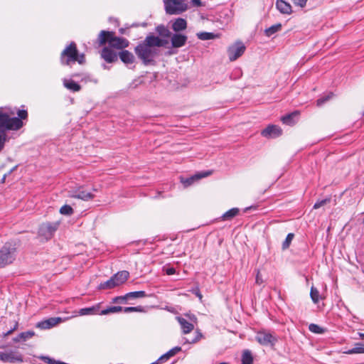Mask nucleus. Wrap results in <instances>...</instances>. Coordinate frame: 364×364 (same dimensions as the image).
Instances as JSON below:
<instances>
[{"mask_svg": "<svg viewBox=\"0 0 364 364\" xmlns=\"http://www.w3.org/2000/svg\"><path fill=\"white\" fill-rule=\"evenodd\" d=\"M14 112H6L0 107V152L4 149L7 141L6 132L9 130L17 131L23 126V119L28 117V112L25 109H19L17 112L18 117H11Z\"/></svg>", "mask_w": 364, "mask_h": 364, "instance_id": "1", "label": "nucleus"}, {"mask_svg": "<svg viewBox=\"0 0 364 364\" xmlns=\"http://www.w3.org/2000/svg\"><path fill=\"white\" fill-rule=\"evenodd\" d=\"M166 43L157 36L149 35L135 47L134 52L144 65H149L159 54L158 48L164 46Z\"/></svg>", "mask_w": 364, "mask_h": 364, "instance_id": "2", "label": "nucleus"}, {"mask_svg": "<svg viewBox=\"0 0 364 364\" xmlns=\"http://www.w3.org/2000/svg\"><path fill=\"white\" fill-rule=\"evenodd\" d=\"M77 62L80 65L85 63V54L78 53L77 45L75 42H71L62 51L60 55V63L63 65H70L72 63Z\"/></svg>", "mask_w": 364, "mask_h": 364, "instance_id": "3", "label": "nucleus"}, {"mask_svg": "<svg viewBox=\"0 0 364 364\" xmlns=\"http://www.w3.org/2000/svg\"><path fill=\"white\" fill-rule=\"evenodd\" d=\"M99 44L102 46L107 42L111 48L118 50H124L129 45L127 39L121 37L114 36L112 31H102L98 36Z\"/></svg>", "mask_w": 364, "mask_h": 364, "instance_id": "4", "label": "nucleus"}, {"mask_svg": "<svg viewBox=\"0 0 364 364\" xmlns=\"http://www.w3.org/2000/svg\"><path fill=\"white\" fill-rule=\"evenodd\" d=\"M129 277V272L126 270L118 272L112 275L109 279L106 282H101L98 287V290L112 289L119 287L127 282Z\"/></svg>", "mask_w": 364, "mask_h": 364, "instance_id": "5", "label": "nucleus"}, {"mask_svg": "<svg viewBox=\"0 0 364 364\" xmlns=\"http://www.w3.org/2000/svg\"><path fill=\"white\" fill-rule=\"evenodd\" d=\"M16 256V245L6 243L0 250V268H4L14 262Z\"/></svg>", "mask_w": 364, "mask_h": 364, "instance_id": "6", "label": "nucleus"}, {"mask_svg": "<svg viewBox=\"0 0 364 364\" xmlns=\"http://www.w3.org/2000/svg\"><path fill=\"white\" fill-rule=\"evenodd\" d=\"M166 13L169 15H178L188 9L186 0H164Z\"/></svg>", "mask_w": 364, "mask_h": 364, "instance_id": "7", "label": "nucleus"}, {"mask_svg": "<svg viewBox=\"0 0 364 364\" xmlns=\"http://www.w3.org/2000/svg\"><path fill=\"white\" fill-rule=\"evenodd\" d=\"M245 46L242 42L238 41L228 48V54L230 61H235L245 51Z\"/></svg>", "mask_w": 364, "mask_h": 364, "instance_id": "8", "label": "nucleus"}, {"mask_svg": "<svg viewBox=\"0 0 364 364\" xmlns=\"http://www.w3.org/2000/svg\"><path fill=\"white\" fill-rule=\"evenodd\" d=\"M58 224H43L41 225L38 230V236L45 240L51 239L58 228Z\"/></svg>", "mask_w": 364, "mask_h": 364, "instance_id": "9", "label": "nucleus"}, {"mask_svg": "<svg viewBox=\"0 0 364 364\" xmlns=\"http://www.w3.org/2000/svg\"><path fill=\"white\" fill-rule=\"evenodd\" d=\"M68 196L73 198L80 199L84 201H88L95 198V195L90 192L86 191L83 186H80L75 190L70 191L68 192Z\"/></svg>", "mask_w": 364, "mask_h": 364, "instance_id": "10", "label": "nucleus"}, {"mask_svg": "<svg viewBox=\"0 0 364 364\" xmlns=\"http://www.w3.org/2000/svg\"><path fill=\"white\" fill-rule=\"evenodd\" d=\"M0 360L4 363H22L23 359L21 353L14 350L0 352Z\"/></svg>", "mask_w": 364, "mask_h": 364, "instance_id": "11", "label": "nucleus"}, {"mask_svg": "<svg viewBox=\"0 0 364 364\" xmlns=\"http://www.w3.org/2000/svg\"><path fill=\"white\" fill-rule=\"evenodd\" d=\"M282 134V129L277 125L271 124L267 126L261 132L262 136L266 138H275Z\"/></svg>", "mask_w": 364, "mask_h": 364, "instance_id": "12", "label": "nucleus"}, {"mask_svg": "<svg viewBox=\"0 0 364 364\" xmlns=\"http://www.w3.org/2000/svg\"><path fill=\"white\" fill-rule=\"evenodd\" d=\"M171 46L174 48H178L186 45L188 37L186 35L181 33H173L171 35Z\"/></svg>", "mask_w": 364, "mask_h": 364, "instance_id": "13", "label": "nucleus"}, {"mask_svg": "<svg viewBox=\"0 0 364 364\" xmlns=\"http://www.w3.org/2000/svg\"><path fill=\"white\" fill-rule=\"evenodd\" d=\"M256 340L259 343L264 346L273 345L277 341L271 333L267 332H259L256 336Z\"/></svg>", "mask_w": 364, "mask_h": 364, "instance_id": "14", "label": "nucleus"}, {"mask_svg": "<svg viewBox=\"0 0 364 364\" xmlns=\"http://www.w3.org/2000/svg\"><path fill=\"white\" fill-rule=\"evenodd\" d=\"M210 174V171L202 172L200 173L195 174V175H193L191 177L186 178H181V182L183 183V186L185 188H186V187L191 186L195 181H198L199 179H200L202 178L206 177V176H209Z\"/></svg>", "mask_w": 364, "mask_h": 364, "instance_id": "15", "label": "nucleus"}, {"mask_svg": "<svg viewBox=\"0 0 364 364\" xmlns=\"http://www.w3.org/2000/svg\"><path fill=\"white\" fill-rule=\"evenodd\" d=\"M101 57L108 63L116 62L117 54L109 47H104L101 52Z\"/></svg>", "mask_w": 364, "mask_h": 364, "instance_id": "16", "label": "nucleus"}, {"mask_svg": "<svg viewBox=\"0 0 364 364\" xmlns=\"http://www.w3.org/2000/svg\"><path fill=\"white\" fill-rule=\"evenodd\" d=\"M60 321V318H49L48 319L37 323L36 327L43 330L50 329L56 326Z\"/></svg>", "mask_w": 364, "mask_h": 364, "instance_id": "17", "label": "nucleus"}, {"mask_svg": "<svg viewBox=\"0 0 364 364\" xmlns=\"http://www.w3.org/2000/svg\"><path fill=\"white\" fill-rule=\"evenodd\" d=\"M176 320L179 323L183 334H188L194 329V325L188 321L185 318L176 316Z\"/></svg>", "mask_w": 364, "mask_h": 364, "instance_id": "18", "label": "nucleus"}, {"mask_svg": "<svg viewBox=\"0 0 364 364\" xmlns=\"http://www.w3.org/2000/svg\"><path fill=\"white\" fill-rule=\"evenodd\" d=\"M118 56L127 66L133 64L135 61V58L133 53L127 50H122L119 53Z\"/></svg>", "mask_w": 364, "mask_h": 364, "instance_id": "19", "label": "nucleus"}, {"mask_svg": "<svg viewBox=\"0 0 364 364\" xmlns=\"http://www.w3.org/2000/svg\"><path fill=\"white\" fill-rule=\"evenodd\" d=\"M277 9L284 14H291L292 13L291 6L284 0H277Z\"/></svg>", "mask_w": 364, "mask_h": 364, "instance_id": "20", "label": "nucleus"}, {"mask_svg": "<svg viewBox=\"0 0 364 364\" xmlns=\"http://www.w3.org/2000/svg\"><path fill=\"white\" fill-rule=\"evenodd\" d=\"M100 304H97L95 306L87 307V308H82L80 309L79 311V315L80 316H85V315H95V314H99V310H100Z\"/></svg>", "mask_w": 364, "mask_h": 364, "instance_id": "21", "label": "nucleus"}, {"mask_svg": "<svg viewBox=\"0 0 364 364\" xmlns=\"http://www.w3.org/2000/svg\"><path fill=\"white\" fill-rule=\"evenodd\" d=\"M187 28V22L184 18H178L172 24V29L176 32H180L186 30Z\"/></svg>", "mask_w": 364, "mask_h": 364, "instance_id": "22", "label": "nucleus"}, {"mask_svg": "<svg viewBox=\"0 0 364 364\" xmlns=\"http://www.w3.org/2000/svg\"><path fill=\"white\" fill-rule=\"evenodd\" d=\"M299 114V112L298 111H295L282 117L281 120L282 123L284 124L293 126L294 124H296L295 117H297Z\"/></svg>", "mask_w": 364, "mask_h": 364, "instance_id": "23", "label": "nucleus"}, {"mask_svg": "<svg viewBox=\"0 0 364 364\" xmlns=\"http://www.w3.org/2000/svg\"><path fill=\"white\" fill-rule=\"evenodd\" d=\"M63 85L65 88L74 92H79L81 90V86L72 79L65 78L63 80Z\"/></svg>", "mask_w": 364, "mask_h": 364, "instance_id": "24", "label": "nucleus"}, {"mask_svg": "<svg viewBox=\"0 0 364 364\" xmlns=\"http://www.w3.org/2000/svg\"><path fill=\"white\" fill-rule=\"evenodd\" d=\"M239 209L237 208H233L226 211L222 216L221 218L223 220H230L234 217L238 215Z\"/></svg>", "mask_w": 364, "mask_h": 364, "instance_id": "25", "label": "nucleus"}, {"mask_svg": "<svg viewBox=\"0 0 364 364\" xmlns=\"http://www.w3.org/2000/svg\"><path fill=\"white\" fill-rule=\"evenodd\" d=\"M242 364H252L253 356L250 350H245L242 355Z\"/></svg>", "mask_w": 364, "mask_h": 364, "instance_id": "26", "label": "nucleus"}, {"mask_svg": "<svg viewBox=\"0 0 364 364\" xmlns=\"http://www.w3.org/2000/svg\"><path fill=\"white\" fill-rule=\"evenodd\" d=\"M123 307L119 306H109L100 312V315H107L109 314L119 313L122 311Z\"/></svg>", "mask_w": 364, "mask_h": 364, "instance_id": "27", "label": "nucleus"}, {"mask_svg": "<svg viewBox=\"0 0 364 364\" xmlns=\"http://www.w3.org/2000/svg\"><path fill=\"white\" fill-rule=\"evenodd\" d=\"M346 354L364 353V343H358L353 348L345 352Z\"/></svg>", "mask_w": 364, "mask_h": 364, "instance_id": "28", "label": "nucleus"}, {"mask_svg": "<svg viewBox=\"0 0 364 364\" xmlns=\"http://www.w3.org/2000/svg\"><path fill=\"white\" fill-rule=\"evenodd\" d=\"M146 296V294L144 291H132V292H129V293L126 294V297L127 299L144 298Z\"/></svg>", "mask_w": 364, "mask_h": 364, "instance_id": "29", "label": "nucleus"}, {"mask_svg": "<svg viewBox=\"0 0 364 364\" xmlns=\"http://www.w3.org/2000/svg\"><path fill=\"white\" fill-rule=\"evenodd\" d=\"M197 36L200 40L207 41L215 38L216 37H218V35H215V33L210 32H200L197 33Z\"/></svg>", "mask_w": 364, "mask_h": 364, "instance_id": "30", "label": "nucleus"}, {"mask_svg": "<svg viewBox=\"0 0 364 364\" xmlns=\"http://www.w3.org/2000/svg\"><path fill=\"white\" fill-rule=\"evenodd\" d=\"M156 31L161 36L164 38H169L171 35L170 31L164 25L158 26L156 27Z\"/></svg>", "mask_w": 364, "mask_h": 364, "instance_id": "31", "label": "nucleus"}, {"mask_svg": "<svg viewBox=\"0 0 364 364\" xmlns=\"http://www.w3.org/2000/svg\"><path fill=\"white\" fill-rule=\"evenodd\" d=\"M281 28H282L281 23H277V24L273 25V26H270L269 28L265 29L264 32L267 36H271L274 33L280 31Z\"/></svg>", "mask_w": 364, "mask_h": 364, "instance_id": "32", "label": "nucleus"}, {"mask_svg": "<svg viewBox=\"0 0 364 364\" xmlns=\"http://www.w3.org/2000/svg\"><path fill=\"white\" fill-rule=\"evenodd\" d=\"M310 296L314 304H317L319 301L320 294L316 287H311L310 291Z\"/></svg>", "mask_w": 364, "mask_h": 364, "instance_id": "33", "label": "nucleus"}, {"mask_svg": "<svg viewBox=\"0 0 364 364\" xmlns=\"http://www.w3.org/2000/svg\"><path fill=\"white\" fill-rule=\"evenodd\" d=\"M294 237V233H289L287 235L285 240L282 243V248L283 250H287L289 247Z\"/></svg>", "mask_w": 364, "mask_h": 364, "instance_id": "34", "label": "nucleus"}, {"mask_svg": "<svg viewBox=\"0 0 364 364\" xmlns=\"http://www.w3.org/2000/svg\"><path fill=\"white\" fill-rule=\"evenodd\" d=\"M122 311L124 312V313L144 312V308L143 306H141L123 307Z\"/></svg>", "mask_w": 364, "mask_h": 364, "instance_id": "35", "label": "nucleus"}, {"mask_svg": "<svg viewBox=\"0 0 364 364\" xmlns=\"http://www.w3.org/2000/svg\"><path fill=\"white\" fill-rule=\"evenodd\" d=\"M309 329L311 332L318 334H321L325 332V330L322 327L315 323H311L309 326Z\"/></svg>", "mask_w": 364, "mask_h": 364, "instance_id": "36", "label": "nucleus"}, {"mask_svg": "<svg viewBox=\"0 0 364 364\" xmlns=\"http://www.w3.org/2000/svg\"><path fill=\"white\" fill-rule=\"evenodd\" d=\"M60 213L65 215H71L73 214L74 210L73 208L69 205H64L60 209Z\"/></svg>", "mask_w": 364, "mask_h": 364, "instance_id": "37", "label": "nucleus"}, {"mask_svg": "<svg viewBox=\"0 0 364 364\" xmlns=\"http://www.w3.org/2000/svg\"><path fill=\"white\" fill-rule=\"evenodd\" d=\"M331 201L330 198L316 201L314 205V209H318Z\"/></svg>", "mask_w": 364, "mask_h": 364, "instance_id": "38", "label": "nucleus"}, {"mask_svg": "<svg viewBox=\"0 0 364 364\" xmlns=\"http://www.w3.org/2000/svg\"><path fill=\"white\" fill-rule=\"evenodd\" d=\"M35 335L34 331H28L26 332H22L19 333V337H21V340L26 341L28 338H32Z\"/></svg>", "mask_w": 364, "mask_h": 364, "instance_id": "39", "label": "nucleus"}, {"mask_svg": "<svg viewBox=\"0 0 364 364\" xmlns=\"http://www.w3.org/2000/svg\"><path fill=\"white\" fill-rule=\"evenodd\" d=\"M18 327V322L17 321H14V326L11 327L9 331H7L6 332L4 333L2 336L4 338L11 335L14 331H16Z\"/></svg>", "mask_w": 364, "mask_h": 364, "instance_id": "40", "label": "nucleus"}, {"mask_svg": "<svg viewBox=\"0 0 364 364\" xmlns=\"http://www.w3.org/2000/svg\"><path fill=\"white\" fill-rule=\"evenodd\" d=\"M203 336L202 333L200 331V330L197 329L196 331V336H195V338L192 341H187V342L189 343H196L198 341H199L203 338Z\"/></svg>", "mask_w": 364, "mask_h": 364, "instance_id": "41", "label": "nucleus"}, {"mask_svg": "<svg viewBox=\"0 0 364 364\" xmlns=\"http://www.w3.org/2000/svg\"><path fill=\"white\" fill-rule=\"evenodd\" d=\"M72 77H81V81L82 82H88L90 80V77L87 75H82V74H80V73H74L72 75Z\"/></svg>", "mask_w": 364, "mask_h": 364, "instance_id": "42", "label": "nucleus"}, {"mask_svg": "<svg viewBox=\"0 0 364 364\" xmlns=\"http://www.w3.org/2000/svg\"><path fill=\"white\" fill-rule=\"evenodd\" d=\"M181 350V348L179 346H176V347H174L172 349L169 350L166 353H167V355L169 356V358H171L172 356L175 355L176 353H178Z\"/></svg>", "mask_w": 364, "mask_h": 364, "instance_id": "43", "label": "nucleus"}, {"mask_svg": "<svg viewBox=\"0 0 364 364\" xmlns=\"http://www.w3.org/2000/svg\"><path fill=\"white\" fill-rule=\"evenodd\" d=\"M331 97V95H328L326 97L319 98L316 100V105L317 106H321L323 104H324L326 101H328Z\"/></svg>", "mask_w": 364, "mask_h": 364, "instance_id": "44", "label": "nucleus"}, {"mask_svg": "<svg viewBox=\"0 0 364 364\" xmlns=\"http://www.w3.org/2000/svg\"><path fill=\"white\" fill-rule=\"evenodd\" d=\"M127 300L126 294L124 296H116L112 299V303H124Z\"/></svg>", "mask_w": 364, "mask_h": 364, "instance_id": "45", "label": "nucleus"}, {"mask_svg": "<svg viewBox=\"0 0 364 364\" xmlns=\"http://www.w3.org/2000/svg\"><path fill=\"white\" fill-rule=\"evenodd\" d=\"M293 3L296 5L299 6L300 7L303 8L306 6V2L308 0H291Z\"/></svg>", "mask_w": 364, "mask_h": 364, "instance_id": "46", "label": "nucleus"}, {"mask_svg": "<svg viewBox=\"0 0 364 364\" xmlns=\"http://www.w3.org/2000/svg\"><path fill=\"white\" fill-rule=\"evenodd\" d=\"M42 359L48 364H56L55 363L58 361L49 357H42Z\"/></svg>", "mask_w": 364, "mask_h": 364, "instance_id": "47", "label": "nucleus"}, {"mask_svg": "<svg viewBox=\"0 0 364 364\" xmlns=\"http://www.w3.org/2000/svg\"><path fill=\"white\" fill-rule=\"evenodd\" d=\"M165 272H166V274L172 275V274H175L176 269L173 267H168V268L166 269Z\"/></svg>", "mask_w": 364, "mask_h": 364, "instance_id": "48", "label": "nucleus"}, {"mask_svg": "<svg viewBox=\"0 0 364 364\" xmlns=\"http://www.w3.org/2000/svg\"><path fill=\"white\" fill-rule=\"evenodd\" d=\"M256 283L258 284H260L262 283V279L260 277L259 272H257V276H256Z\"/></svg>", "mask_w": 364, "mask_h": 364, "instance_id": "49", "label": "nucleus"}, {"mask_svg": "<svg viewBox=\"0 0 364 364\" xmlns=\"http://www.w3.org/2000/svg\"><path fill=\"white\" fill-rule=\"evenodd\" d=\"M192 3L194 6H202V3L200 0H192Z\"/></svg>", "mask_w": 364, "mask_h": 364, "instance_id": "50", "label": "nucleus"}, {"mask_svg": "<svg viewBox=\"0 0 364 364\" xmlns=\"http://www.w3.org/2000/svg\"><path fill=\"white\" fill-rule=\"evenodd\" d=\"M21 340V337H19V334L13 338V341L15 343L19 342Z\"/></svg>", "mask_w": 364, "mask_h": 364, "instance_id": "51", "label": "nucleus"}, {"mask_svg": "<svg viewBox=\"0 0 364 364\" xmlns=\"http://www.w3.org/2000/svg\"><path fill=\"white\" fill-rule=\"evenodd\" d=\"M194 293L196 294V295L199 297V299H202V295L200 293L199 290L197 289L194 291Z\"/></svg>", "mask_w": 364, "mask_h": 364, "instance_id": "52", "label": "nucleus"}, {"mask_svg": "<svg viewBox=\"0 0 364 364\" xmlns=\"http://www.w3.org/2000/svg\"><path fill=\"white\" fill-rule=\"evenodd\" d=\"M124 31H125V29L124 28H119V32L120 34H124Z\"/></svg>", "mask_w": 364, "mask_h": 364, "instance_id": "53", "label": "nucleus"}, {"mask_svg": "<svg viewBox=\"0 0 364 364\" xmlns=\"http://www.w3.org/2000/svg\"><path fill=\"white\" fill-rule=\"evenodd\" d=\"M359 336L361 339H364V333H359Z\"/></svg>", "mask_w": 364, "mask_h": 364, "instance_id": "54", "label": "nucleus"}, {"mask_svg": "<svg viewBox=\"0 0 364 364\" xmlns=\"http://www.w3.org/2000/svg\"><path fill=\"white\" fill-rule=\"evenodd\" d=\"M56 364H65V363H63V362H60V361H57V363H55Z\"/></svg>", "mask_w": 364, "mask_h": 364, "instance_id": "55", "label": "nucleus"}]
</instances>
